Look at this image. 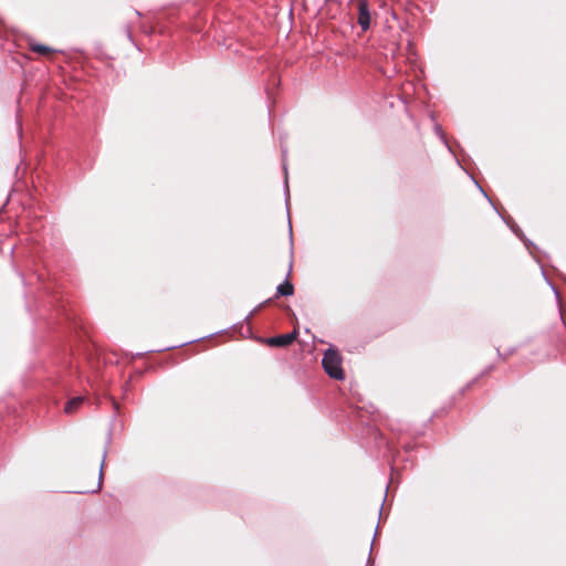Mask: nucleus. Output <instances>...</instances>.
Wrapping results in <instances>:
<instances>
[{"label": "nucleus", "instance_id": "14", "mask_svg": "<svg viewBox=\"0 0 566 566\" xmlns=\"http://www.w3.org/2000/svg\"><path fill=\"white\" fill-rule=\"evenodd\" d=\"M371 551H373V546L370 547V551H369V555L371 554ZM371 562V557L369 556L368 557V564Z\"/></svg>", "mask_w": 566, "mask_h": 566}, {"label": "nucleus", "instance_id": "8", "mask_svg": "<svg viewBox=\"0 0 566 566\" xmlns=\"http://www.w3.org/2000/svg\"><path fill=\"white\" fill-rule=\"evenodd\" d=\"M105 452L103 454V460H102V464H101V468H99V478H98V482H97V486L95 490H92V492H97L101 486H102V478H103V467H104V461H105Z\"/></svg>", "mask_w": 566, "mask_h": 566}, {"label": "nucleus", "instance_id": "1", "mask_svg": "<svg viewBox=\"0 0 566 566\" xmlns=\"http://www.w3.org/2000/svg\"><path fill=\"white\" fill-rule=\"evenodd\" d=\"M322 365L325 373L334 379L342 380L344 379V370L342 368V357L337 349L327 348L324 353Z\"/></svg>", "mask_w": 566, "mask_h": 566}, {"label": "nucleus", "instance_id": "6", "mask_svg": "<svg viewBox=\"0 0 566 566\" xmlns=\"http://www.w3.org/2000/svg\"><path fill=\"white\" fill-rule=\"evenodd\" d=\"M30 49H31V51L39 53L41 55H45V54L54 52V50L52 48L44 45V44H39V43L30 44Z\"/></svg>", "mask_w": 566, "mask_h": 566}, {"label": "nucleus", "instance_id": "11", "mask_svg": "<svg viewBox=\"0 0 566 566\" xmlns=\"http://www.w3.org/2000/svg\"><path fill=\"white\" fill-rule=\"evenodd\" d=\"M193 340H189V342H186V343H182V344H179V345H175V346H171V347H167L166 349H169V348H176V347H182L184 345L186 344H190L192 343Z\"/></svg>", "mask_w": 566, "mask_h": 566}, {"label": "nucleus", "instance_id": "9", "mask_svg": "<svg viewBox=\"0 0 566 566\" xmlns=\"http://www.w3.org/2000/svg\"><path fill=\"white\" fill-rule=\"evenodd\" d=\"M434 132L440 137V139L448 146L442 127L440 125H436Z\"/></svg>", "mask_w": 566, "mask_h": 566}, {"label": "nucleus", "instance_id": "13", "mask_svg": "<svg viewBox=\"0 0 566 566\" xmlns=\"http://www.w3.org/2000/svg\"><path fill=\"white\" fill-rule=\"evenodd\" d=\"M289 229H290V235L292 237V224L290 221H289Z\"/></svg>", "mask_w": 566, "mask_h": 566}, {"label": "nucleus", "instance_id": "7", "mask_svg": "<svg viewBox=\"0 0 566 566\" xmlns=\"http://www.w3.org/2000/svg\"><path fill=\"white\" fill-rule=\"evenodd\" d=\"M83 402L82 397H75L67 401V403L64 407V411L66 413H72L75 411V409Z\"/></svg>", "mask_w": 566, "mask_h": 566}, {"label": "nucleus", "instance_id": "10", "mask_svg": "<svg viewBox=\"0 0 566 566\" xmlns=\"http://www.w3.org/2000/svg\"><path fill=\"white\" fill-rule=\"evenodd\" d=\"M283 169H284V172H285V196H286V201L289 200V185H287V167H286V164H283Z\"/></svg>", "mask_w": 566, "mask_h": 566}, {"label": "nucleus", "instance_id": "3", "mask_svg": "<svg viewBox=\"0 0 566 566\" xmlns=\"http://www.w3.org/2000/svg\"><path fill=\"white\" fill-rule=\"evenodd\" d=\"M371 15L369 6L366 0L358 2V19L357 22L363 31H367L370 28Z\"/></svg>", "mask_w": 566, "mask_h": 566}, {"label": "nucleus", "instance_id": "5", "mask_svg": "<svg viewBox=\"0 0 566 566\" xmlns=\"http://www.w3.org/2000/svg\"><path fill=\"white\" fill-rule=\"evenodd\" d=\"M503 220H504V222H505V223L511 228V230H512V231H513V232H514L518 238H521V239L524 241V243H525V245H526L527 248H528L530 245H532V242H531L530 240L524 239L522 230H521V229H520V227H518V226L513 221V219H512L511 217H509V218H504V217H503Z\"/></svg>", "mask_w": 566, "mask_h": 566}, {"label": "nucleus", "instance_id": "12", "mask_svg": "<svg viewBox=\"0 0 566 566\" xmlns=\"http://www.w3.org/2000/svg\"><path fill=\"white\" fill-rule=\"evenodd\" d=\"M474 182L479 187L480 191H482L483 195L488 198V195L483 191V188H481V186L476 181H474Z\"/></svg>", "mask_w": 566, "mask_h": 566}, {"label": "nucleus", "instance_id": "4", "mask_svg": "<svg viewBox=\"0 0 566 566\" xmlns=\"http://www.w3.org/2000/svg\"><path fill=\"white\" fill-rule=\"evenodd\" d=\"M287 275H290V272L287 273ZM293 293H294V286L289 281V276H286L284 282L277 285L275 296H291V295H293Z\"/></svg>", "mask_w": 566, "mask_h": 566}, {"label": "nucleus", "instance_id": "2", "mask_svg": "<svg viewBox=\"0 0 566 566\" xmlns=\"http://www.w3.org/2000/svg\"><path fill=\"white\" fill-rule=\"evenodd\" d=\"M298 332L293 329L291 333L276 335L266 339V344L274 347H286L291 345L297 337Z\"/></svg>", "mask_w": 566, "mask_h": 566}]
</instances>
